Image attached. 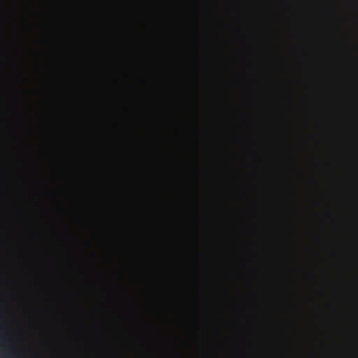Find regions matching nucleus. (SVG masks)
I'll list each match as a JSON object with an SVG mask.
<instances>
[{
  "instance_id": "nucleus-1",
  "label": "nucleus",
  "mask_w": 358,
  "mask_h": 358,
  "mask_svg": "<svg viewBox=\"0 0 358 358\" xmlns=\"http://www.w3.org/2000/svg\"><path fill=\"white\" fill-rule=\"evenodd\" d=\"M2 340H3V341H7L8 338H7V337H6V336H2Z\"/></svg>"
}]
</instances>
